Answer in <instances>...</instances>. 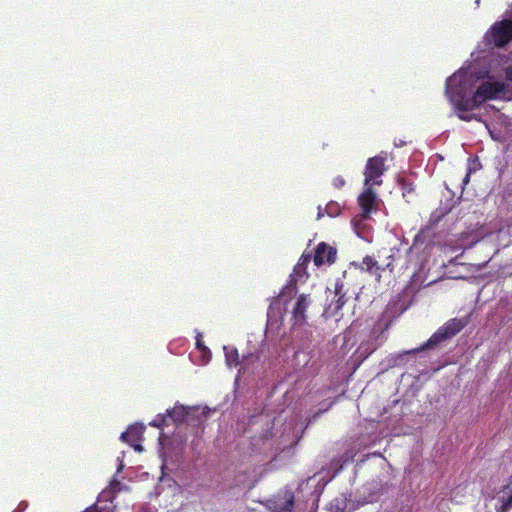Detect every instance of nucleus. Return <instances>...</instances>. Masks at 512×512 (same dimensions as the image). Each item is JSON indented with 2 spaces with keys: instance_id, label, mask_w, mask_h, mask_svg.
<instances>
[{
  "instance_id": "1",
  "label": "nucleus",
  "mask_w": 512,
  "mask_h": 512,
  "mask_svg": "<svg viewBox=\"0 0 512 512\" xmlns=\"http://www.w3.org/2000/svg\"><path fill=\"white\" fill-rule=\"evenodd\" d=\"M471 82L465 74H453L446 81L445 94L456 111L470 112L468 108L471 103Z\"/></svg>"
},
{
  "instance_id": "2",
  "label": "nucleus",
  "mask_w": 512,
  "mask_h": 512,
  "mask_svg": "<svg viewBox=\"0 0 512 512\" xmlns=\"http://www.w3.org/2000/svg\"><path fill=\"white\" fill-rule=\"evenodd\" d=\"M468 324L467 319L452 318L448 320L443 326H441L428 340L427 342L417 348L413 349L409 353H417L426 349H433L443 343L444 341L451 339L458 334Z\"/></svg>"
},
{
  "instance_id": "3",
  "label": "nucleus",
  "mask_w": 512,
  "mask_h": 512,
  "mask_svg": "<svg viewBox=\"0 0 512 512\" xmlns=\"http://www.w3.org/2000/svg\"><path fill=\"white\" fill-rule=\"evenodd\" d=\"M506 90V84L500 81H484L474 91L468 108H479L484 102L496 99Z\"/></svg>"
},
{
  "instance_id": "4",
  "label": "nucleus",
  "mask_w": 512,
  "mask_h": 512,
  "mask_svg": "<svg viewBox=\"0 0 512 512\" xmlns=\"http://www.w3.org/2000/svg\"><path fill=\"white\" fill-rule=\"evenodd\" d=\"M386 159V154L381 152L379 155L371 157L367 160L364 169V186L382 185V176L387 170L385 165Z\"/></svg>"
},
{
  "instance_id": "5",
  "label": "nucleus",
  "mask_w": 512,
  "mask_h": 512,
  "mask_svg": "<svg viewBox=\"0 0 512 512\" xmlns=\"http://www.w3.org/2000/svg\"><path fill=\"white\" fill-rule=\"evenodd\" d=\"M489 43L501 48L512 41V19L495 22L487 33Z\"/></svg>"
},
{
  "instance_id": "6",
  "label": "nucleus",
  "mask_w": 512,
  "mask_h": 512,
  "mask_svg": "<svg viewBox=\"0 0 512 512\" xmlns=\"http://www.w3.org/2000/svg\"><path fill=\"white\" fill-rule=\"evenodd\" d=\"M363 192L358 196L357 202L361 209V217L363 219L370 218V215L379 208L380 199L373 190L374 186H364Z\"/></svg>"
},
{
  "instance_id": "7",
  "label": "nucleus",
  "mask_w": 512,
  "mask_h": 512,
  "mask_svg": "<svg viewBox=\"0 0 512 512\" xmlns=\"http://www.w3.org/2000/svg\"><path fill=\"white\" fill-rule=\"evenodd\" d=\"M337 250L335 247L330 246L326 242H320L313 256L314 264L320 267L325 264H333L336 260Z\"/></svg>"
},
{
  "instance_id": "8",
  "label": "nucleus",
  "mask_w": 512,
  "mask_h": 512,
  "mask_svg": "<svg viewBox=\"0 0 512 512\" xmlns=\"http://www.w3.org/2000/svg\"><path fill=\"white\" fill-rule=\"evenodd\" d=\"M333 293L334 297L327 307V312H331L333 315H335L347 302L346 292L344 291V284L342 281L337 280L335 282Z\"/></svg>"
},
{
  "instance_id": "9",
  "label": "nucleus",
  "mask_w": 512,
  "mask_h": 512,
  "mask_svg": "<svg viewBox=\"0 0 512 512\" xmlns=\"http://www.w3.org/2000/svg\"><path fill=\"white\" fill-rule=\"evenodd\" d=\"M144 432V426L142 425H130L127 431L123 432L120 436V439L124 442L130 444L136 451H142L143 448L141 445L137 444L138 441L141 440V436Z\"/></svg>"
},
{
  "instance_id": "10",
  "label": "nucleus",
  "mask_w": 512,
  "mask_h": 512,
  "mask_svg": "<svg viewBox=\"0 0 512 512\" xmlns=\"http://www.w3.org/2000/svg\"><path fill=\"white\" fill-rule=\"evenodd\" d=\"M310 305L308 296L305 294L299 295L296 304L292 311V320L294 325H303L306 322V310Z\"/></svg>"
},
{
  "instance_id": "11",
  "label": "nucleus",
  "mask_w": 512,
  "mask_h": 512,
  "mask_svg": "<svg viewBox=\"0 0 512 512\" xmlns=\"http://www.w3.org/2000/svg\"><path fill=\"white\" fill-rule=\"evenodd\" d=\"M378 338H379V336L373 335L371 340L362 342L359 345V347L357 349V353L359 354V358H361L362 360H365L374 351L377 350V348L381 345L380 343H378Z\"/></svg>"
},
{
  "instance_id": "12",
  "label": "nucleus",
  "mask_w": 512,
  "mask_h": 512,
  "mask_svg": "<svg viewBox=\"0 0 512 512\" xmlns=\"http://www.w3.org/2000/svg\"><path fill=\"white\" fill-rule=\"evenodd\" d=\"M361 270L366 271L370 274H373L376 276V280L380 281L381 274L380 272L383 270L379 265L378 262L374 259L372 256H366L363 258V261L360 265Z\"/></svg>"
},
{
  "instance_id": "13",
  "label": "nucleus",
  "mask_w": 512,
  "mask_h": 512,
  "mask_svg": "<svg viewBox=\"0 0 512 512\" xmlns=\"http://www.w3.org/2000/svg\"><path fill=\"white\" fill-rule=\"evenodd\" d=\"M501 506L498 512H507L512 507V475L509 482L503 488V495L500 498Z\"/></svg>"
},
{
  "instance_id": "14",
  "label": "nucleus",
  "mask_w": 512,
  "mask_h": 512,
  "mask_svg": "<svg viewBox=\"0 0 512 512\" xmlns=\"http://www.w3.org/2000/svg\"><path fill=\"white\" fill-rule=\"evenodd\" d=\"M168 416L175 422V423H182L186 420L189 411L186 407L180 405L175 406L171 410L167 411Z\"/></svg>"
},
{
  "instance_id": "15",
  "label": "nucleus",
  "mask_w": 512,
  "mask_h": 512,
  "mask_svg": "<svg viewBox=\"0 0 512 512\" xmlns=\"http://www.w3.org/2000/svg\"><path fill=\"white\" fill-rule=\"evenodd\" d=\"M225 350V360L228 366H237L239 364V354L236 348H227Z\"/></svg>"
},
{
  "instance_id": "16",
  "label": "nucleus",
  "mask_w": 512,
  "mask_h": 512,
  "mask_svg": "<svg viewBox=\"0 0 512 512\" xmlns=\"http://www.w3.org/2000/svg\"><path fill=\"white\" fill-rule=\"evenodd\" d=\"M284 504L279 506V512H291L294 507V495L291 492L285 493Z\"/></svg>"
},
{
  "instance_id": "17",
  "label": "nucleus",
  "mask_w": 512,
  "mask_h": 512,
  "mask_svg": "<svg viewBox=\"0 0 512 512\" xmlns=\"http://www.w3.org/2000/svg\"><path fill=\"white\" fill-rule=\"evenodd\" d=\"M341 208L336 202H329L325 207V213L330 217H336L340 214Z\"/></svg>"
},
{
  "instance_id": "18",
  "label": "nucleus",
  "mask_w": 512,
  "mask_h": 512,
  "mask_svg": "<svg viewBox=\"0 0 512 512\" xmlns=\"http://www.w3.org/2000/svg\"><path fill=\"white\" fill-rule=\"evenodd\" d=\"M346 182H345V179L342 177V176H336L334 179H333V186L336 188V189H341L345 186Z\"/></svg>"
},
{
  "instance_id": "19",
  "label": "nucleus",
  "mask_w": 512,
  "mask_h": 512,
  "mask_svg": "<svg viewBox=\"0 0 512 512\" xmlns=\"http://www.w3.org/2000/svg\"><path fill=\"white\" fill-rule=\"evenodd\" d=\"M457 116L459 119L466 121V122H469L474 118V116L472 114H468L467 112H460V111H457Z\"/></svg>"
},
{
  "instance_id": "20",
  "label": "nucleus",
  "mask_w": 512,
  "mask_h": 512,
  "mask_svg": "<svg viewBox=\"0 0 512 512\" xmlns=\"http://www.w3.org/2000/svg\"><path fill=\"white\" fill-rule=\"evenodd\" d=\"M311 257L312 255L310 253H303L298 263H301L302 266L306 267V265L310 262Z\"/></svg>"
},
{
  "instance_id": "21",
  "label": "nucleus",
  "mask_w": 512,
  "mask_h": 512,
  "mask_svg": "<svg viewBox=\"0 0 512 512\" xmlns=\"http://www.w3.org/2000/svg\"><path fill=\"white\" fill-rule=\"evenodd\" d=\"M305 269L306 267L305 266H302L301 263H298L295 267H294V273L297 274V275H301V273H305Z\"/></svg>"
},
{
  "instance_id": "22",
  "label": "nucleus",
  "mask_w": 512,
  "mask_h": 512,
  "mask_svg": "<svg viewBox=\"0 0 512 512\" xmlns=\"http://www.w3.org/2000/svg\"><path fill=\"white\" fill-rule=\"evenodd\" d=\"M165 417H163L160 421H157V420H154L152 422H150V425L151 426H154V427H157V428H160L164 425L165 423Z\"/></svg>"
},
{
  "instance_id": "23",
  "label": "nucleus",
  "mask_w": 512,
  "mask_h": 512,
  "mask_svg": "<svg viewBox=\"0 0 512 512\" xmlns=\"http://www.w3.org/2000/svg\"><path fill=\"white\" fill-rule=\"evenodd\" d=\"M470 175H471V169H468V172L466 173L465 177L463 178L464 185H467L469 183Z\"/></svg>"
},
{
  "instance_id": "24",
  "label": "nucleus",
  "mask_w": 512,
  "mask_h": 512,
  "mask_svg": "<svg viewBox=\"0 0 512 512\" xmlns=\"http://www.w3.org/2000/svg\"><path fill=\"white\" fill-rule=\"evenodd\" d=\"M120 485H121L120 482H118L117 480H114L113 482H111L110 487L112 490L115 491L117 489L119 490Z\"/></svg>"
},
{
  "instance_id": "25",
  "label": "nucleus",
  "mask_w": 512,
  "mask_h": 512,
  "mask_svg": "<svg viewBox=\"0 0 512 512\" xmlns=\"http://www.w3.org/2000/svg\"><path fill=\"white\" fill-rule=\"evenodd\" d=\"M506 76H507V79L510 80L512 82V67H509L507 70H506Z\"/></svg>"
},
{
  "instance_id": "26",
  "label": "nucleus",
  "mask_w": 512,
  "mask_h": 512,
  "mask_svg": "<svg viewBox=\"0 0 512 512\" xmlns=\"http://www.w3.org/2000/svg\"><path fill=\"white\" fill-rule=\"evenodd\" d=\"M325 209L323 210L321 207L318 208V218H321L325 215Z\"/></svg>"
},
{
  "instance_id": "27",
  "label": "nucleus",
  "mask_w": 512,
  "mask_h": 512,
  "mask_svg": "<svg viewBox=\"0 0 512 512\" xmlns=\"http://www.w3.org/2000/svg\"><path fill=\"white\" fill-rule=\"evenodd\" d=\"M85 512H97L94 507L88 508Z\"/></svg>"
},
{
  "instance_id": "28",
  "label": "nucleus",
  "mask_w": 512,
  "mask_h": 512,
  "mask_svg": "<svg viewBox=\"0 0 512 512\" xmlns=\"http://www.w3.org/2000/svg\"><path fill=\"white\" fill-rule=\"evenodd\" d=\"M197 347H198L199 349H201V348H202V344L200 343V341H198V342H197Z\"/></svg>"
}]
</instances>
